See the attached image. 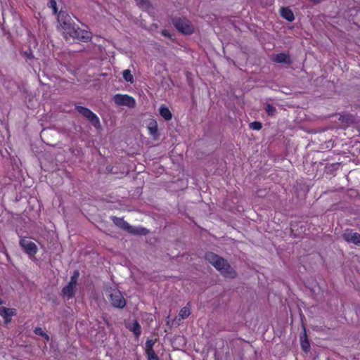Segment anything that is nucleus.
Masks as SVG:
<instances>
[{"label": "nucleus", "instance_id": "nucleus-13", "mask_svg": "<svg viewBox=\"0 0 360 360\" xmlns=\"http://www.w3.org/2000/svg\"><path fill=\"white\" fill-rule=\"evenodd\" d=\"M75 283H72V282H69L68 285L63 288V293L65 296L68 297V298L72 297L75 295V289L76 287Z\"/></svg>", "mask_w": 360, "mask_h": 360}, {"label": "nucleus", "instance_id": "nucleus-7", "mask_svg": "<svg viewBox=\"0 0 360 360\" xmlns=\"http://www.w3.org/2000/svg\"><path fill=\"white\" fill-rule=\"evenodd\" d=\"M120 227L134 235H146L148 232V230L145 228L140 226H132L124 220L123 221H121Z\"/></svg>", "mask_w": 360, "mask_h": 360}, {"label": "nucleus", "instance_id": "nucleus-3", "mask_svg": "<svg viewBox=\"0 0 360 360\" xmlns=\"http://www.w3.org/2000/svg\"><path fill=\"white\" fill-rule=\"evenodd\" d=\"M105 294L112 307L123 309L126 305V300L121 292L115 288L106 289Z\"/></svg>", "mask_w": 360, "mask_h": 360}, {"label": "nucleus", "instance_id": "nucleus-10", "mask_svg": "<svg viewBox=\"0 0 360 360\" xmlns=\"http://www.w3.org/2000/svg\"><path fill=\"white\" fill-rule=\"evenodd\" d=\"M147 129L149 134L153 138V139L157 140L159 137V133L156 120L154 119H150L147 124Z\"/></svg>", "mask_w": 360, "mask_h": 360}, {"label": "nucleus", "instance_id": "nucleus-28", "mask_svg": "<svg viewBox=\"0 0 360 360\" xmlns=\"http://www.w3.org/2000/svg\"><path fill=\"white\" fill-rule=\"evenodd\" d=\"M147 356H148V360H159V358L157 356V354H155V352L148 354H147Z\"/></svg>", "mask_w": 360, "mask_h": 360}, {"label": "nucleus", "instance_id": "nucleus-22", "mask_svg": "<svg viewBox=\"0 0 360 360\" xmlns=\"http://www.w3.org/2000/svg\"><path fill=\"white\" fill-rule=\"evenodd\" d=\"M34 333L37 335L44 337L47 340H49V336L44 332L41 328H36L34 330Z\"/></svg>", "mask_w": 360, "mask_h": 360}, {"label": "nucleus", "instance_id": "nucleus-12", "mask_svg": "<svg viewBox=\"0 0 360 360\" xmlns=\"http://www.w3.org/2000/svg\"><path fill=\"white\" fill-rule=\"evenodd\" d=\"M127 328L135 335L136 337H139L141 333V328L138 321H134L131 323H129L127 325Z\"/></svg>", "mask_w": 360, "mask_h": 360}, {"label": "nucleus", "instance_id": "nucleus-30", "mask_svg": "<svg viewBox=\"0 0 360 360\" xmlns=\"http://www.w3.org/2000/svg\"><path fill=\"white\" fill-rule=\"evenodd\" d=\"M162 34H163L164 35H165V36H166V35H167V31H165H165H163V32H162Z\"/></svg>", "mask_w": 360, "mask_h": 360}, {"label": "nucleus", "instance_id": "nucleus-14", "mask_svg": "<svg viewBox=\"0 0 360 360\" xmlns=\"http://www.w3.org/2000/svg\"><path fill=\"white\" fill-rule=\"evenodd\" d=\"M281 15L283 18L290 22L294 20L295 19L292 11L288 8H282L281 9Z\"/></svg>", "mask_w": 360, "mask_h": 360}, {"label": "nucleus", "instance_id": "nucleus-19", "mask_svg": "<svg viewBox=\"0 0 360 360\" xmlns=\"http://www.w3.org/2000/svg\"><path fill=\"white\" fill-rule=\"evenodd\" d=\"M122 77L126 82L133 83L134 82V77L129 70H124L122 72Z\"/></svg>", "mask_w": 360, "mask_h": 360}, {"label": "nucleus", "instance_id": "nucleus-8", "mask_svg": "<svg viewBox=\"0 0 360 360\" xmlns=\"http://www.w3.org/2000/svg\"><path fill=\"white\" fill-rule=\"evenodd\" d=\"M343 238L349 243H353L360 247V233L354 232L350 229H347L343 235Z\"/></svg>", "mask_w": 360, "mask_h": 360}, {"label": "nucleus", "instance_id": "nucleus-24", "mask_svg": "<svg viewBox=\"0 0 360 360\" xmlns=\"http://www.w3.org/2000/svg\"><path fill=\"white\" fill-rule=\"evenodd\" d=\"M266 111L269 115H273L276 111V108L271 104H268L266 106Z\"/></svg>", "mask_w": 360, "mask_h": 360}, {"label": "nucleus", "instance_id": "nucleus-27", "mask_svg": "<svg viewBox=\"0 0 360 360\" xmlns=\"http://www.w3.org/2000/svg\"><path fill=\"white\" fill-rule=\"evenodd\" d=\"M136 3L142 8H147L148 6V2L147 0H135Z\"/></svg>", "mask_w": 360, "mask_h": 360}, {"label": "nucleus", "instance_id": "nucleus-25", "mask_svg": "<svg viewBox=\"0 0 360 360\" xmlns=\"http://www.w3.org/2000/svg\"><path fill=\"white\" fill-rule=\"evenodd\" d=\"M262 127V124L259 122H253L250 124V128L255 130H259Z\"/></svg>", "mask_w": 360, "mask_h": 360}, {"label": "nucleus", "instance_id": "nucleus-15", "mask_svg": "<svg viewBox=\"0 0 360 360\" xmlns=\"http://www.w3.org/2000/svg\"><path fill=\"white\" fill-rule=\"evenodd\" d=\"M160 115L165 120H170L172 118V114L169 109L167 107L165 106H160L159 109Z\"/></svg>", "mask_w": 360, "mask_h": 360}, {"label": "nucleus", "instance_id": "nucleus-1", "mask_svg": "<svg viewBox=\"0 0 360 360\" xmlns=\"http://www.w3.org/2000/svg\"><path fill=\"white\" fill-rule=\"evenodd\" d=\"M70 16L63 13L58 15V22L62 29V32L66 39L72 38L74 39L82 40L84 41L91 39V34L89 32L79 28L76 29L70 22Z\"/></svg>", "mask_w": 360, "mask_h": 360}, {"label": "nucleus", "instance_id": "nucleus-6", "mask_svg": "<svg viewBox=\"0 0 360 360\" xmlns=\"http://www.w3.org/2000/svg\"><path fill=\"white\" fill-rule=\"evenodd\" d=\"M114 102L119 106H127L130 108H133L136 105L135 99L127 94H117L114 96Z\"/></svg>", "mask_w": 360, "mask_h": 360}, {"label": "nucleus", "instance_id": "nucleus-9", "mask_svg": "<svg viewBox=\"0 0 360 360\" xmlns=\"http://www.w3.org/2000/svg\"><path fill=\"white\" fill-rule=\"evenodd\" d=\"M16 310L13 308L0 307V316L3 317L6 324L11 321V316L15 315Z\"/></svg>", "mask_w": 360, "mask_h": 360}, {"label": "nucleus", "instance_id": "nucleus-18", "mask_svg": "<svg viewBox=\"0 0 360 360\" xmlns=\"http://www.w3.org/2000/svg\"><path fill=\"white\" fill-rule=\"evenodd\" d=\"M96 128H99L100 124V120L98 116L92 112L90 117L87 119Z\"/></svg>", "mask_w": 360, "mask_h": 360}, {"label": "nucleus", "instance_id": "nucleus-23", "mask_svg": "<svg viewBox=\"0 0 360 360\" xmlns=\"http://www.w3.org/2000/svg\"><path fill=\"white\" fill-rule=\"evenodd\" d=\"M49 5L53 9V14H56L58 11L56 6V0H49Z\"/></svg>", "mask_w": 360, "mask_h": 360}, {"label": "nucleus", "instance_id": "nucleus-2", "mask_svg": "<svg viewBox=\"0 0 360 360\" xmlns=\"http://www.w3.org/2000/svg\"><path fill=\"white\" fill-rule=\"evenodd\" d=\"M206 260L226 278H233L236 276V271L229 265L224 258L213 252L205 255Z\"/></svg>", "mask_w": 360, "mask_h": 360}, {"label": "nucleus", "instance_id": "nucleus-29", "mask_svg": "<svg viewBox=\"0 0 360 360\" xmlns=\"http://www.w3.org/2000/svg\"><path fill=\"white\" fill-rule=\"evenodd\" d=\"M112 221H113V222H114L117 226H120V224H121V221H123V219H121V218H118V217H114L112 218Z\"/></svg>", "mask_w": 360, "mask_h": 360}, {"label": "nucleus", "instance_id": "nucleus-4", "mask_svg": "<svg viewBox=\"0 0 360 360\" xmlns=\"http://www.w3.org/2000/svg\"><path fill=\"white\" fill-rule=\"evenodd\" d=\"M19 243L24 252L28 255L30 259H32L35 257L38 248L33 241L30 238L21 237Z\"/></svg>", "mask_w": 360, "mask_h": 360}, {"label": "nucleus", "instance_id": "nucleus-17", "mask_svg": "<svg viewBox=\"0 0 360 360\" xmlns=\"http://www.w3.org/2000/svg\"><path fill=\"white\" fill-rule=\"evenodd\" d=\"M76 110L82 115H83L84 117H85L86 119L89 118V117H90V115H91V113L93 112L91 110H90L89 109L86 108H84V107H82V106H77L76 107Z\"/></svg>", "mask_w": 360, "mask_h": 360}, {"label": "nucleus", "instance_id": "nucleus-26", "mask_svg": "<svg viewBox=\"0 0 360 360\" xmlns=\"http://www.w3.org/2000/svg\"><path fill=\"white\" fill-rule=\"evenodd\" d=\"M79 274L78 271H75L72 276L70 282H72V283L77 284V279L79 278Z\"/></svg>", "mask_w": 360, "mask_h": 360}, {"label": "nucleus", "instance_id": "nucleus-16", "mask_svg": "<svg viewBox=\"0 0 360 360\" xmlns=\"http://www.w3.org/2000/svg\"><path fill=\"white\" fill-rule=\"evenodd\" d=\"M188 305L189 304H188L187 306L181 309V310L179 311V316H178L179 320L185 319L187 317H188V316L191 314V309H190V307H188Z\"/></svg>", "mask_w": 360, "mask_h": 360}, {"label": "nucleus", "instance_id": "nucleus-20", "mask_svg": "<svg viewBox=\"0 0 360 360\" xmlns=\"http://www.w3.org/2000/svg\"><path fill=\"white\" fill-rule=\"evenodd\" d=\"M155 345V342L153 340H148L146 342V354L155 353L153 350V346Z\"/></svg>", "mask_w": 360, "mask_h": 360}, {"label": "nucleus", "instance_id": "nucleus-11", "mask_svg": "<svg viewBox=\"0 0 360 360\" xmlns=\"http://www.w3.org/2000/svg\"><path fill=\"white\" fill-rule=\"evenodd\" d=\"M272 59L274 61L278 63H285V64H290V59L289 56L284 53H281L278 54H275L272 56Z\"/></svg>", "mask_w": 360, "mask_h": 360}, {"label": "nucleus", "instance_id": "nucleus-5", "mask_svg": "<svg viewBox=\"0 0 360 360\" xmlns=\"http://www.w3.org/2000/svg\"><path fill=\"white\" fill-rule=\"evenodd\" d=\"M175 27L185 34H190L193 32L194 27L186 18H177L173 20Z\"/></svg>", "mask_w": 360, "mask_h": 360}, {"label": "nucleus", "instance_id": "nucleus-21", "mask_svg": "<svg viewBox=\"0 0 360 360\" xmlns=\"http://www.w3.org/2000/svg\"><path fill=\"white\" fill-rule=\"evenodd\" d=\"M302 349L305 352H308L310 349V344L307 338L306 333H304V339L301 341Z\"/></svg>", "mask_w": 360, "mask_h": 360}]
</instances>
